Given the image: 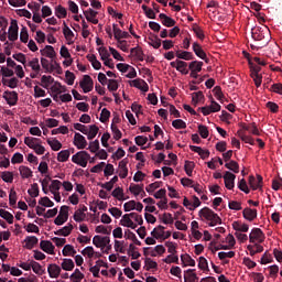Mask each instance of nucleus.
I'll list each match as a JSON object with an SVG mask.
<instances>
[{"label": "nucleus", "instance_id": "412c9836", "mask_svg": "<svg viewBox=\"0 0 282 282\" xmlns=\"http://www.w3.org/2000/svg\"><path fill=\"white\" fill-rule=\"evenodd\" d=\"M242 217L247 219V221H254V219H257V209L246 207L242 210Z\"/></svg>", "mask_w": 282, "mask_h": 282}, {"label": "nucleus", "instance_id": "2f4dec72", "mask_svg": "<svg viewBox=\"0 0 282 282\" xmlns=\"http://www.w3.org/2000/svg\"><path fill=\"white\" fill-rule=\"evenodd\" d=\"M19 171H20V175L23 180H28V178L32 177V175H33L32 170L25 165H21L19 167Z\"/></svg>", "mask_w": 282, "mask_h": 282}, {"label": "nucleus", "instance_id": "ddd939ff", "mask_svg": "<svg viewBox=\"0 0 282 282\" xmlns=\"http://www.w3.org/2000/svg\"><path fill=\"white\" fill-rule=\"evenodd\" d=\"M152 237H154V239H169V237H171L170 232H165L164 231V226L159 225L156 228H154L151 231Z\"/></svg>", "mask_w": 282, "mask_h": 282}, {"label": "nucleus", "instance_id": "69168bd1", "mask_svg": "<svg viewBox=\"0 0 282 282\" xmlns=\"http://www.w3.org/2000/svg\"><path fill=\"white\" fill-rule=\"evenodd\" d=\"M198 268H199V270H204V271L207 270V272H208L210 270V269H208V260H206V258H204V257H199Z\"/></svg>", "mask_w": 282, "mask_h": 282}, {"label": "nucleus", "instance_id": "0eeeda50", "mask_svg": "<svg viewBox=\"0 0 282 282\" xmlns=\"http://www.w3.org/2000/svg\"><path fill=\"white\" fill-rule=\"evenodd\" d=\"M79 87L83 88L84 94H89V91H93L94 79H91V76L84 75L83 80L79 83Z\"/></svg>", "mask_w": 282, "mask_h": 282}, {"label": "nucleus", "instance_id": "aec40b11", "mask_svg": "<svg viewBox=\"0 0 282 282\" xmlns=\"http://www.w3.org/2000/svg\"><path fill=\"white\" fill-rule=\"evenodd\" d=\"M61 271L62 269L56 263L47 267V272L51 279H58V276H61Z\"/></svg>", "mask_w": 282, "mask_h": 282}, {"label": "nucleus", "instance_id": "5701e85b", "mask_svg": "<svg viewBox=\"0 0 282 282\" xmlns=\"http://www.w3.org/2000/svg\"><path fill=\"white\" fill-rule=\"evenodd\" d=\"M193 52L198 56V58H202L205 63H208V58L206 57V52H204V48H202V45L194 43L193 44Z\"/></svg>", "mask_w": 282, "mask_h": 282}, {"label": "nucleus", "instance_id": "6ab92c4d", "mask_svg": "<svg viewBox=\"0 0 282 282\" xmlns=\"http://www.w3.org/2000/svg\"><path fill=\"white\" fill-rule=\"evenodd\" d=\"M40 248L43 252H46V254H54L55 247L50 240H41Z\"/></svg>", "mask_w": 282, "mask_h": 282}, {"label": "nucleus", "instance_id": "423d86ee", "mask_svg": "<svg viewBox=\"0 0 282 282\" xmlns=\"http://www.w3.org/2000/svg\"><path fill=\"white\" fill-rule=\"evenodd\" d=\"M2 98L7 100V104H9L10 107H14L19 102V94L14 90H6Z\"/></svg>", "mask_w": 282, "mask_h": 282}, {"label": "nucleus", "instance_id": "7ed1b4c3", "mask_svg": "<svg viewBox=\"0 0 282 282\" xmlns=\"http://www.w3.org/2000/svg\"><path fill=\"white\" fill-rule=\"evenodd\" d=\"M270 34V29L267 26L262 28H254L251 30V36L253 41H263L265 40V43L270 41V37L268 36Z\"/></svg>", "mask_w": 282, "mask_h": 282}, {"label": "nucleus", "instance_id": "338daca9", "mask_svg": "<svg viewBox=\"0 0 282 282\" xmlns=\"http://www.w3.org/2000/svg\"><path fill=\"white\" fill-rule=\"evenodd\" d=\"M129 191H130V193H132V195L138 197V195H140V193H142V186L137 185V184H131L129 187Z\"/></svg>", "mask_w": 282, "mask_h": 282}, {"label": "nucleus", "instance_id": "052dcab7", "mask_svg": "<svg viewBox=\"0 0 282 282\" xmlns=\"http://www.w3.org/2000/svg\"><path fill=\"white\" fill-rule=\"evenodd\" d=\"M28 193H29V195H30L31 197H39V193H40V191H39V184H37V183H33V184L31 185V188L28 189Z\"/></svg>", "mask_w": 282, "mask_h": 282}, {"label": "nucleus", "instance_id": "dca6fc26", "mask_svg": "<svg viewBox=\"0 0 282 282\" xmlns=\"http://www.w3.org/2000/svg\"><path fill=\"white\" fill-rule=\"evenodd\" d=\"M42 56H46V58H51L52 63H54V58H56V51H54V46L46 45L43 50L40 51Z\"/></svg>", "mask_w": 282, "mask_h": 282}, {"label": "nucleus", "instance_id": "58836bf2", "mask_svg": "<svg viewBox=\"0 0 282 282\" xmlns=\"http://www.w3.org/2000/svg\"><path fill=\"white\" fill-rule=\"evenodd\" d=\"M135 250H138V247L133 243H130L128 249V254L129 257H131V259H140L141 254Z\"/></svg>", "mask_w": 282, "mask_h": 282}, {"label": "nucleus", "instance_id": "c03bdc74", "mask_svg": "<svg viewBox=\"0 0 282 282\" xmlns=\"http://www.w3.org/2000/svg\"><path fill=\"white\" fill-rule=\"evenodd\" d=\"M62 254L64 257H74V254H76V251L74 249V246L72 245H66L64 246L63 250H62Z\"/></svg>", "mask_w": 282, "mask_h": 282}, {"label": "nucleus", "instance_id": "f704fd0d", "mask_svg": "<svg viewBox=\"0 0 282 282\" xmlns=\"http://www.w3.org/2000/svg\"><path fill=\"white\" fill-rule=\"evenodd\" d=\"M204 100V93L203 91H197L192 94V105L197 107L199 102Z\"/></svg>", "mask_w": 282, "mask_h": 282}, {"label": "nucleus", "instance_id": "72a5a7b5", "mask_svg": "<svg viewBox=\"0 0 282 282\" xmlns=\"http://www.w3.org/2000/svg\"><path fill=\"white\" fill-rule=\"evenodd\" d=\"M124 238L126 239H130L131 241H133V243L135 246H142V242L140 240H138V237L133 234V231L127 229L124 231Z\"/></svg>", "mask_w": 282, "mask_h": 282}, {"label": "nucleus", "instance_id": "5fc2aeb1", "mask_svg": "<svg viewBox=\"0 0 282 282\" xmlns=\"http://www.w3.org/2000/svg\"><path fill=\"white\" fill-rule=\"evenodd\" d=\"M188 64L184 61H177V70L181 72V74H188Z\"/></svg>", "mask_w": 282, "mask_h": 282}, {"label": "nucleus", "instance_id": "13d9d810", "mask_svg": "<svg viewBox=\"0 0 282 282\" xmlns=\"http://www.w3.org/2000/svg\"><path fill=\"white\" fill-rule=\"evenodd\" d=\"M198 133H199L200 138H203L204 140H206V138H208V135H210V132L208 131V127H206L204 124L198 126Z\"/></svg>", "mask_w": 282, "mask_h": 282}, {"label": "nucleus", "instance_id": "0e129e2a", "mask_svg": "<svg viewBox=\"0 0 282 282\" xmlns=\"http://www.w3.org/2000/svg\"><path fill=\"white\" fill-rule=\"evenodd\" d=\"M86 214L77 209L73 216V219L80 224V221H85Z\"/></svg>", "mask_w": 282, "mask_h": 282}, {"label": "nucleus", "instance_id": "e2e57ef3", "mask_svg": "<svg viewBox=\"0 0 282 282\" xmlns=\"http://www.w3.org/2000/svg\"><path fill=\"white\" fill-rule=\"evenodd\" d=\"M245 130L249 131V133H252L253 135H260L259 128H257V123L254 122L245 127Z\"/></svg>", "mask_w": 282, "mask_h": 282}, {"label": "nucleus", "instance_id": "f3484780", "mask_svg": "<svg viewBox=\"0 0 282 282\" xmlns=\"http://www.w3.org/2000/svg\"><path fill=\"white\" fill-rule=\"evenodd\" d=\"M127 164H129L128 159H123L119 162V177H121V180H126V177L129 175V169L127 167Z\"/></svg>", "mask_w": 282, "mask_h": 282}, {"label": "nucleus", "instance_id": "4d7b16f0", "mask_svg": "<svg viewBox=\"0 0 282 282\" xmlns=\"http://www.w3.org/2000/svg\"><path fill=\"white\" fill-rule=\"evenodd\" d=\"M225 166L229 171H232V173H239V163H237V161H229L228 163L225 164Z\"/></svg>", "mask_w": 282, "mask_h": 282}, {"label": "nucleus", "instance_id": "2eb2a0df", "mask_svg": "<svg viewBox=\"0 0 282 282\" xmlns=\"http://www.w3.org/2000/svg\"><path fill=\"white\" fill-rule=\"evenodd\" d=\"M74 144L77 149H87V139L79 132L74 135Z\"/></svg>", "mask_w": 282, "mask_h": 282}, {"label": "nucleus", "instance_id": "a18cd8bd", "mask_svg": "<svg viewBox=\"0 0 282 282\" xmlns=\"http://www.w3.org/2000/svg\"><path fill=\"white\" fill-rule=\"evenodd\" d=\"M69 150H62L57 153V162H67L69 160Z\"/></svg>", "mask_w": 282, "mask_h": 282}, {"label": "nucleus", "instance_id": "bf43d9fd", "mask_svg": "<svg viewBox=\"0 0 282 282\" xmlns=\"http://www.w3.org/2000/svg\"><path fill=\"white\" fill-rule=\"evenodd\" d=\"M29 67L33 69V72L40 73L41 72V64H39V58H33L29 62Z\"/></svg>", "mask_w": 282, "mask_h": 282}, {"label": "nucleus", "instance_id": "bb28decb", "mask_svg": "<svg viewBox=\"0 0 282 282\" xmlns=\"http://www.w3.org/2000/svg\"><path fill=\"white\" fill-rule=\"evenodd\" d=\"M131 86L141 89V91H149V84L144 79H133Z\"/></svg>", "mask_w": 282, "mask_h": 282}, {"label": "nucleus", "instance_id": "de8ad7c7", "mask_svg": "<svg viewBox=\"0 0 282 282\" xmlns=\"http://www.w3.org/2000/svg\"><path fill=\"white\" fill-rule=\"evenodd\" d=\"M181 261H182V264H183L184 267L191 265L192 268H194V265H195V261H194L193 258H191V256H188V254H182V256H181Z\"/></svg>", "mask_w": 282, "mask_h": 282}, {"label": "nucleus", "instance_id": "8fccbe9b", "mask_svg": "<svg viewBox=\"0 0 282 282\" xmlns=\"http://www.w3.org/2000/svg\"><path fill=\"white\" fill-rule=\"evenodd\" d=\"M41 83H42V87H44V89H47V87H50V85L54 83V77L50 75L48 76L43 75L41 78Z\"/></svg>", "mask_w": 282, "mask_h": 282}, {"label": "nucleus", "instance_id": "79ce46f5", "mask_svg": "<svg viewBox=\"0 0 282 282\" xmlns=\"http://www.w3.org/2000/svg\"><path fill=\"white\" fill-rule=\"evenodd\" d=\"M31 268L35 274H39V276H41L45 272V270H43V267L41 265V263H39L34 260L31 261Z\"/></svg>", "mask_w": 282, "mask_h": 282}, {"label": "nucleus", "instance_id": "c85d7f7f", "mask_svg": "<svg viewBox=\"0 0 282 282\" xmlns=\"http://www.w3.org/2000/svg\"><path fill=\"white\" fill-rule=\"evenodd\" d=\"M24 144L29 147V149H35L39 144H41V139L34 137H26L24 139Z\"/></svg>", "mask_w": 282, "mask_h": 282}, {"label": "nucleus", "instance_id": "c756f323", "mask_svg": "<svg viewBox=\"0 0 282 282\" xmlns=\"http://www.w3.org/2000/svg\"><path fill=\"white\" fill-rule=\"evenodd\" d=\"M98 131H100V128H98V126H96V124L88 126V130L86 133L87 139L94 140V138H96V135H98Z\"/></svg>", "mask_w": 282, "mask_h": 282}, {"label": "nucleus", "instance_id": "1a4fd4ad", "mask_svg": "<svg viewBox=\"0 0 282 282\" xmlns=\"http://www.w3.org/2000/svg\"><path fill=\"white\" fill-rule=\"evenodd\" d=\"M177 34L180 41H182L181 47L183 50H188L191 47V34H188L186 31L180 32V29H177Z\"/></svg>", "mask_w": 282, "mask_h": 282}, {"label": "nucleus", "instance_id": "a19ab883", "mask_svg": "<svg viewBox=\"0 0 282 282\" xmlns=\"http://www.w3.org/2000/svg\"><path fill=\"white\" fill-rule=\"evenodd\" d=\"M55 17L57 19H65L67 17V9L61 4L55 7Z\"/></svg>", "mask_w": 282, "mask_h": 282}, {"label": "nucleus", "instance_id": "6e6552de", "mask_svg": "<svg viewBox=\"0 0 282 282\" xmlns=\"http://www.w3.org/2000/svg\"><path fill=\"white\" fill-rule=\"evenodd\" d=\"M93 243L96 246V248L105 250V246H109V243H111V239L108 236H95L93 238Z\"/></svg>", "mask_w": 282, "mask_h": 282}, {"label": "nucleus", "instance_id": "ea45409f", "mask_svg": "<svg viewBox=\"0 0 282 282\" xmlns=\"http://www.w3.org/2000/svg\"><path fill=\"white\" fill-rule=\"evenodd\" d=\"M61 265L62 270H65L66 272H72V270H74V260L64 259Z\"/></svg>", "mask_w": 282, "mask_h": 282}, {"label": "nucleus", "instance_id": "b1692460", "mask_svg": "<svg viewBox=\"0 0 282 282\" xmlns=\"http://www.w3.org/2000/svg\"><path fill=\"white\" fill-rule=\"evenodd\" d=\"M24 246L23 248H25L26 250H32V248H34V246H36V243H39V238H36V236H26L24 239Z\"/></svg>", "mask_w": 282, "mask_h": 282}, {"label": "nucleus", "instance_id": "7c9ffc66", "mask_svg": "<svg viewBox=\"0 0 282 282\" xmlns=\"http://www.w3.org/2000/svg\"><path fill=\"white\" fill-rule=\"evenodd\" d=\"M232 228L236 230V232H248V230H250L248 224H241L239 221H234Z\"/></svg>", "mask_w": 282, "mask_h": 282}, {"label": "nucleus", "instance_id": "864d4df0", "mask_svg": "<svg viewBox=\"0 0 282 282\" xmlns=\"http://www.w3.org/2000/svg\"><path fill=\"white\" fill-rule=\"evenodd\" d=\"M61 186H63V183H61V181L53 180L50 185L51 193H58V191H61Z\"/></svg>", "mask_w": 282, "mask_h": 282}, {"label": "nucleus", "instance_id": "9d476101", "mask_svg": "<svg viewBox=\"0 0 282 282\" xmlns=\"http://www.w3.org/2000/svg\"><path fill=\"white\" fill-rule=\"evenodd\" d=\"M8 39L12 42L18 41L19 39V24L17 20H11Z\"/></svg>", "mask_w": 282, "mask_h": 282}, {"label": "nucleus", "instance_id": "e433bc0d", "mask_svg": "<svg viewBox=\"0 0 282 282\" xmlns=\"http://www.w3.org/2000/svg\"><path fill=\"white\" fill-rule=\"evenodd\" d=\"M2 85H8L10 89H17L19 87V79L17 77H12L11 79H2Z\"/></svg>", "mask_w": 282, "mask_h": 282}, {"label": "nucleus", "instance_id": "20e7f679", "mask_svg": "<svg viewBox=\"0 0 282 282\" xmlns=\"http://www.w3.org/2000/svg\"><path fill=\"white\" fill-rule=\"evenodd\" d=\"M69 219V206L63 205L59 209V214L54 219L55 226H63Z\"/></svg>", "mask_w": 282, "mask_h": 282}, {"label": "nucleus", "instance_id": "473e14b6", "mask_svg": "<svg viewBox=\"0 0 282 282\" xmlns=\"http://www.w3.org/2000/svg\"><path fill=\"white\" fill-rule=\"evenodd\" d=\"M111 195L119 202H124V199H127V198H124V189H122V187L115 188L112 191Z\"/></svg>", "mask_w": 282, "mask_h": 282}, {"label": "nucleus", "instance_id": "f8f14e48", "mask_svg": "<svg viewBox=\"0 0 282 282\" xmlns=\"http://www.w3.org/2000/svg\"><path fill=\"white\" fill-rule=\"evenodd\" d=\"M225 180V186L228 188V191H232L235 188V180H237V175H235L232 172H225L224 174Z\"/></svg>", "mask_w": 282, "mask_h": 282}, {"label": "nucleus", "instance_id": "a211bd4d", "mask_svg": "<svg viewBox=\"0 0 282 282\" xmlns=\"http://www.w3.org/2000/svg\"><path fill=\"white\" fill-rule=\"evenodd\" d=\"M112 30L116 41H120L121 39H129V36H131L129 32L120 30L118 24H112Z\"/></svg>", "mask_w": 282, "mask_h": 282}, {"label": "nucleus", "instance_id": "6e6d98bb", "mask_svg": "<svg viewBox=\"0 0 282 282\" xmlns=\"http://www.w3.org/2000/svg\"><path fill=\"white\" fill-rule=\"evenodd\" d=\"M1 178L7 184H12V182H14V174H12V172H2Z\"/></svg>", "mask_w": 282, "mask_h": 282}, {"label": "nucleus", "instance_id": "680f3d73", "mask_svg": "<svg viewBox=\"0 0 282 282\" xmlns=\"http://www.w3.org/2000/svg\"><path fill=\"white\" fill-rule=\"evenodd\" d=\"M145 270H158V262L151 260V258H145Z\"/></svg>", "mask_w": 282, "mask_h": 282}, {"label": "nucleus", "instance_id": "37998d69", "mask_svg": "<svg viewBox=\"0 0 282 282\" xmlns=\"http://www.w3.org/2000/svg\"><path fill=\"white\" fill-rule=\"evenodd\" d=\"M193 169H195V163L192 161H185L184 171L188 177H193Z\"/></svg>", "mask_w": 282, "mask_h": 282}, {"label": "nucleus", "instance_id": "f257e3e1", "mask_svg": "<svg viewBox=\"0 0 282 282\" xmlns=\"http://www.w3.org/2000/svg\"><path fill=\"white\" fill-rule=\"evenodd\" d=\"M198 215L199 217H203L207 221H210L209 226L212 227L217 226V224H221V218L219 217V215H217L215 212H213V209L208 207L202 208Z\"/></svg>", "mask_w": 282, "mask_h": 282}, {"label": "nucleus", "instance_id": "393cba45", "mask_svg": "<svg viewBox=\"0 0 282 282\" xmlns=\"http://www.w3.org/2000/svg\"><path fill=\"white\" fill-rule=\"evenodd\" d=\"M72 230H74V225L68 224L67 226L63 227L62 229L54 231V235H57L59 237H69L72 235Z\"/></svg>", "mask_w": 282, "mask_h": 282}, {"label": "nucleus", "instance_id": "3c124183", "mask_svg": "<svg viewBox=\"0 0 282 282\" xmlns=\"http://www.w3.org/2000/svg\"><path fill=\"white\" fill-rule=\"evenodd\" d=\"M177 58H182L183 61H193V53L187 51H177Z\"/></svg>", "mask_w": 282, "mask_h": 282}, {"label": "nucleus", "instance_id": "c9c22d12", "mask_svg": "<svg viewBox=\"0 0 282 282\" xmlns=\"http://www.w3.org/2000/svg\"><path fill=\"white\" fill-rule=\"evenodd\" d=\"M131 54H133V56H135L138 58V61H144V51H142V47L137 46V47H132L130 50Z\"/></svg>", "mask_w": 282, "mask_h": 282}, {"label": "nucleus", "instance_id": "4468645a", "mask_svg": "<svg viewBox=\"0 0 282 282\" xmlns=\"http://www.w3.org/2000/svg\"><path fill=\"white\" fill-rule=\"evenodd\" d=\"M167 251L170 252V256L165 258V263H177V256L175 254L176 248L173 242L167 243Z\"/></svg>", "mask_w": 282, "mask_h": 282}, {"label": "nucleus", "instance_id": "774afa93", "mask_svg": "<svg viewBox=\"0 0 282 282\" xmlns=\"http://www.w3.org/2000/svg\"><path fill=\"white\" fill-rule=\"evenodd\" d=\"M63 34L66 39V41H72L74 39V32L69 30V26L65 25L63 29Z\"/></svg>", "mask_w": 282, "mask_h": 282}, {"label": "nucleus", "instance_id": "cd10ccee", "mask_svg": "<svg viewBox=\"0 0 282 282\" xmlns=\"http://www.w3.org/2000/svg\"><path fill=\"white\" fill-rule=\"evenodd\" d=\"M159 19L161 20L163 25H165V28H173V26H175V20H173V18H171V17L164 14V13H161L159 15Z\"/></svg>", "mask_w": 282, "mask_h": 282}, {"label": "nucleus", "instance_id": "49530a36", "mask_svg": "<svg viewBox=\"0 0 282 282\" xmlns=\"http://www.w3.org/2000/svg\"><path fill=\"white\" fill-rule=\"evenodd\" d=\"M202 67H204V62H197L194 61L188 65V69H191V72H202Z\"/></svg>", "mask_w": 282, "mask_h": 282}, {"label": "nucleus", "instance_id": "4c0bfd02", "mask_svg": "<svg viewBox=\"0 0 282 282\" xmlns=\"http://www.w3.org/2000/svg\"><path fill=\"white\" fill-rule=\"evenodd\" d=\"M0 217L2 219H6V221H8V224H14V216L6 209H0Z\"/></svg>", "mask_w": 282, "mask_h": 282}, {"label": "nucleus", "instance_id": "603ef678", "mask_svg": "<svg viewBox=\"0 0 282 282\" xmlns=\"http://www.w3.org/2000/svg\"><path fill=\"white\" fill-rule=\"evenodd\" d=\"M40 206H44L45 208H53L54 202L50 199V197L44 196L39 200Z\"/></svg>", "mask_w": 282, "mask_h": 282}, {"label": "nucleus", "instance_id": "9b49d317", "mask_svg": "<svg viewBox=\"0 0 282 282\" xmlns=\"http://www.w3.org/2000/svg\"><path fill=\"white\" fill-rule=\"evenodd\" d=\"M249 185L251 186L252 191H257L259 188H263V176L257 174V177L253 175L249 176Z\"/></svg>", "mask_w": 282, "mask_h": 282}, {"label": "nucleus", "instance_id": "4be33fe9", "mask_svg": "<svg viewBox=\"0 0 282 282\" xmlns=\"http://www.w3.org/2000/svg\"><path fill=\"white\" fill-rule=\"evenodd\" d=\"M121 226H124L126 228H131L132 230H135L138 228V225L131 220V215L126 214L122 216L121 219Z\"/></svg>", "mask_w": 282, "mask_h": 282}, {"label": "nucleus", "instance_id": "f03ea898", "mask_svg": "<svg viewBox=\"0 0 282 282\" xmlns=\"http://www.w3.org/2000/svg\"><path fill=\"white\" fill-rule=\"evenodd\" d=\"M90 159H91V155H89V152L79 151L72 156V162H74V164H78V166H82L83 169H86L87 162H89Z\"/></svg>", "mask_w": 282, "mask_h": 282}, {"label": "nucleus", "instance_id": "09e8293b", "mask_svg": "<svg viewBox=\"0 0 282 282\" xmlns=\"http://www.w3.org/2000/svg\"><path fill=\"white\" fill-rule=\"evenodd\" d=\"M47 144L51 147L53 151H61V149H63V143H61V141L56 139H54L53 141L48 139Z\"/></svg>", "mask_w": 282, "mask_h": 282}, {"label": "nucleus", "instance_id": "a878e982", "mask_svg": "<svg viewBox=\"0 0 282 282\" xmlns=\"http://www.w3.org/2000/svg\"><path fill=\"white\" fill-rule=\"evenodd\" d=\"M184 281L185 282H198L199 278L195 274V269H188L184 272Z\"/></svg>", "mask_w": 282, "mask_h": 282}, {"label": "nucleus", "instance_id": "39448f33", "mask_svg": "<svg viewBox=\"0 0 282 282\" xmlns=\"http://www.w3.org/2000/svg\"><path fill=\"white\" fill-rule=\"evenodd\" d=\"M250 243H263L265 241V235L260 228H253L249 235Z\"/></svg>", "mask_w": 282, "mask_h": 282}]
</instances>
